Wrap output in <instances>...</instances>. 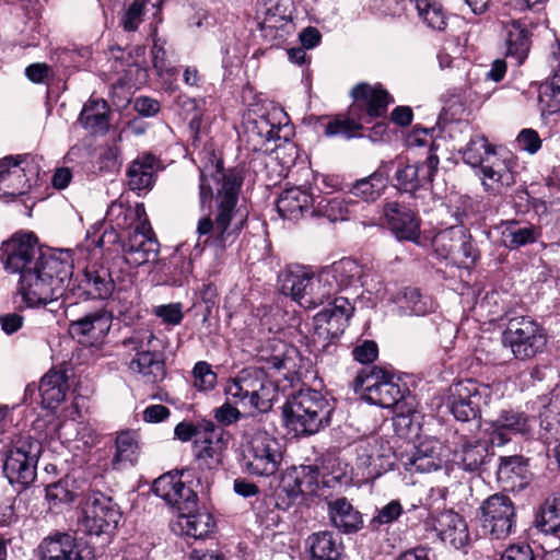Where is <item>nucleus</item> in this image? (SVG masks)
I'll return each instance as SVG.
<instances>
[{
  "label": "nucleus",
  "instance_id": "nucleus-5",
  "mask_svg": "<svg viewBox=\"0 0 560 560\" xmlns=\"http://www.w3.org/2000/svg\"><path fill=\"white\" fill-rule=\"evenodd\" d=\"M225 395L235 401L248 399L249 406L260 412L271 409L278 396V387L262 369L247 368L231 378L224 388Z\"/></svg>",
  "mask_w": 560,
  "mask_h": 560
},
{
  "label": "nucleus",
  "instance_id": "nucleus-32",
  "mask_svg": "<svg viewBox=\"0 0 560 560\" xmlns=\"http://www.w3.org/2000/svg\"><path fill=\"white\" fill-rule=\"evenodd\" d=\"M79 288L80 296L106 300L114 293L115 283L107 268L92 266L84 270Z\"/></svg>",
  "mask_w": 560,
  "mask_h": 560
},
{
  "label": "nucleus",
  "instance_id": "nucleus-11",
  "mask_svg": "<svg viewBox=\"0 0 560 560\" xmlns=\"http://www.w3.org/2000/svg\"><path fill=\"white\" fill-rule=\"evenodd\" d=\"M479 522L485 534L493 539H505L516 532V508L503 493L488 497L479 506Z\"/></svg>",
  "mask_w": 560,
  "mask_h": 560
},
{
  "label": "nucleus",
  "instance_id": "nucleus-7",
  "mask_svg": "<svg viewBox=\"0 0 560 560\" xmlns=\"http://www.w3.org/2000/svg\"><path fill=\"white\" fill-rule=\"evenodd\" d=\"M503 345L516 360L525 361L541 353L547 345L545 329L527 316L511 318L502 335Z\"/></svg>",
  "mask_w": 560,
  "mask_h": 560
},
{
  "label": "nucleus",
  "instance_id": "nucleus-41",
  "mask_svg": "<svg viewBox=\"0 0 560 560\" xmlns=\"http://www.w3.org/2000/svg\"><path fill=\"white\" fill-rule=\"evenodd\" d=\"M505 31L508 56L515 58L517 63H522L527 57L530 46L528 31L520 21L508 22Z\"/></svg>",
  "mask_w": 560,
  "mask_h": 560
},
{
  "label": "nucleus",
  "instance_id": "nucleus-64",
  "mask_svg": "<svg viewBox=\"0 0 560 560\" xmlns=\"http://www.w3.org/2000/svg\"><path fill=\"white\" fill-rule=\"evenodd\" d=\"M516 142L520 149L535 154L541 148V140L538 132L534 129H523L517 138Z\"/></svg>",
  "mask_w": 560,
  "mask_h": 560
},
{
  "label": "nucleus",
  "instance_id": "nucleus-63",
  "mask_svg": "<svg viewBox=\"0 0 560 560\" xmlns=\"http://www.w3.org/2000/svg\"><path fill=\"white\" fill-rule=\"evenodd\" d=\"M378 354V347L375 341L364 340L352 350L353 359L362 364L372 363Z\"/></svg>",
  "mask_w": 560,
  "mask_h": 560
},
{
  "label": "nucleus",
  "instance_id": "nucleus-44",
  "mask_svg": "<svg viewBox=\"0 0 560 560\" xmlns=\"http://www.w3.org/2000/svg\"><path fill=\"white\" fill-rule=\"evenodd\" d=\"M137 434L131 431L121 432L116 438V452L112 460L115 469H121L126 465H133L138 458Z\"/></svg>",
  "mask_w": 560,
  "mask_h": 560
},
{
  "label": "nucleus",
  "instance_id": "nucleus-54",
  "mask_svg": "<svg viewBox=\"0 0 560 560\" xmlns=\"http://www.w3.org/2000/svg\"><path fill=\"white\" fill-rule=\"evenodd\" d=\"M404 513V508L399 500H392L384 506L377 509L376 514L369 523L371 530H377L383 525H390L396 522Z\"/></svg>",
  "mask_w": 560,
  "mask_h": 560
},
{
  "label": "nucleus",
  "instance_id": "nucleus-16",
  "mask_svg": "<svg viewBox=\"0 0 560 560\" xmlns=\"http://www.w3.org/2000/svg\"><path fill=\"white\" fill-rule=\"evenodd\" d=\"M425 528L435 533L442 541L455 549L464 548L469 542V532L465 520L452 510L432 514L425 520Z\"/></svg>",
  "mask_w": 560,
  "mask_h": 560
},
{
  "label": "nucleus",
  "instance_id": "nucleus-17",
  "mask_svg": "<svg viewBox=\"0 0 560 560\" xmlns=\"http://www.w3.org/2000/svg\"><path fill=\"white\" fill-rule=\"evenodd\" d=\"M153 492L170 506L176 509L179 513L178 515L185 512H194L197 508V494L177 476L168 474L159 477L153 482Z\"/></svg>",
  "mask_w": 560,
  "mask_h": 560
},
{
  "label": "nucleus",
  "instance_id": "nucleus-57",
  "mask_svg": "<svg viewBox=\"0 0 560 560\" xmlns=\"http://www.w3.org/2000/svg\"><path fill=\"white\" fill-rule=\"evenodd\" d=\"M194 386L199 390H211L217 383V374L206 361H199L192 369Z\"/></svg>",
  "mask_w": 560,
  "mask_h": 560
},
{
  "label": "nucleus",
  "instance_id": "nucleus-31",
  "mask_svg": "<svg viewBox=\"0 0 560 560\" xmlns=\"http://www.w3.org/2000/svg\"><path fill=\"white\" fill-rule=\"evenodd\" d=\"M500 460L497 476L504 489H524L529 481L528 460L521 455L501 457Z\"/></svg>",
  "mask_w": 560,
  "mask_h": 560
},
{
  "label": "nucleus",
  "instance_id": "nucleus-2",
  "mask_svg": "<svg viewBox=\"0 0 560 560\" xmlns=\"http://www.w3.org/2000/svg\"><path fill=\"white\" fill-rule=\"evenodd\" d=\"M108 215L118 228L130 230L122 245L124 259L130 267L137 268L155 259L159 242L142 203L131 208L125 207L121 202H113Z\"/></svg>",
  "mask_w": 560,
  "mask_h": 560
},
{
  "label": "nucleus",
  "instance_id": "nucleus-18",
  "mask_svg": "<svg viewBox=\"0 0 560 560\" xmlns=\"http://www.w3.org/2000/svg\"><path fill=\"white\" fill-rule=\"evenodd\" d=\"M471 236L463 225H454L440 231L432 240V246L442 258H465L476 259Z\"/></svg>",
  "mask_w": 560,
  "mask_h": 560
},
{
  "label": "nucleus",
  "instance_id": "nucleus-12",
  "mask_svg": "<svg viewBox=\"0 0 560 560\" xmlns=\"http://www.w3.org/2000/svg\"><path fill=\"white\" fill-rule=\"evenodd\" d=\"M80 524L89 535L100 536L116 528L120 511L113 500L98 492H89L81 506Z\"/></svg>",
  "mask_w": 560,
  "mask_h": 560
},
{
  "label": "nucleus",
  "instance_id": "nucleus-55",
  "mask_svg": "<svg viewBox=\"0 0 560 560\" xmlns=\"http://www.w3.org/2000/svg\"><path fill=\"white\" fill-rule=\"evenodd\" d=\"M324 127V133L327 137L342 136L348 139L352 138L354 132L362 128L355 119L343 116L329 119Z\"/></svg>",
  "mask_w": 560,
  "mask_h": 560
},
{
  "label": "nucleus",
  "instance_id": "nucleus-10",
  "mask_svg": "<svg viewBox=\"0 0 560 560\" xmlns=\"http://www.w3.org/2000/svg\"><path fill=\"white\" fill-rule=\"evenodd\" d=\"M492 395L489 385L464 380L452 384L446 404L457 421L468 422L480 418L481 406H488Z\"/></svg>",
  "mask_w": 560,
  "mask_h": 560
},
{
  "label": "nucleus",
  "instance_id": "nucleus-14",
  "mask_svg": "<svg viewBox=\"0 0 560 560\" xmlns=\"http://www.w3.org/2000/svg\"><path fill=\"white\" fill-rule=\"evenodd\" d=\"M154 341H156L155 336L149 331L136 335L128 340L137 350L135 359L130 362V369L141 374L148 383H156L165 376L164 362L153 350Z\"/></svg>",
  "mask_w": 560,
  "mask_h": 560
},
{
  "label": "nucleus",
  "instance_id": "nucleus-45",
  "mask_svg": "<svg viewBox=\"0 0 560 560\" xmlns=\"http://www.w3.org/2000/svg\"><path fill=\"white\" fill-rule=\"evenodd\" d=\"M463 161L471 167H481L487 156L494 154V147L481 133H474L460 150Z\"/></svg>",
  "mask_w": 560,
  "mask_h": 560
},
{
  "label": "nucleus",
  "instance_id": "nucleus-4",
  "mask_svg": "<svg viewBox=\"0 0 560 560\" xmlns=\"http://www.w3.org/2000/svg\"><path fill=\"white\" fill-rule=\"evenodd\" d=\"M331 411V405L320 392L303 388L288 398L283 418L295 436H311L329 425Z\"/></svg>",
  "mask_w": 560,
  "mask_h": 560
},
{
  "label": "nucleus",
  "instance_id": "nucleus-1",
  "mask_svg": "<svg viewBox=\"0 0 560 560\" xmlns=\"http://www.w3.org/2000/svg\"><path fill=\"white\" fill-rule=\"evenodd\" d=\"M198 155L200 160L206 161L200 172V206L205 207L206 202L212 199V183L218 185V189L214 220L209 215L201 218L197 225V233L199 237L207 236L205 244H211L222 249L235 240L246 221V214L236 208L243 178L234 172L219 174L215 177L206 175L208 165L213 167L217 161L211 144H206L199 150Z\"/></svg>",
  "mask_w": 560,
  "mask_h": 560
},
{
  "label": "nucleus",
  "instance_id": "nucleus-33",
  "mask_svg": "<svg viewBox=\"0 0 560 560\" xmlns=\"http://www.w3.org/2000/svg\"><path fill=\"white\" fill-rule=\"evenodd\" d=\"M126 175L130 190L140 194L152 189L156 176L155 158L151 154L138 156L129 164Z\"/></svg>",
  "mask_w": 560,
  "mask_h": 560
},
{
  "label": "nucleus",
  "instance_id": "nucleus-3",
  "mask_svg": "<svg viewBox=\"0 0 560 560\" xmlns=\"http://www.w3.org/2000/svg\"><path fill=\"white\" fill-rule=\"evenodd\" d=\"M72 269L69 260L57 255L48 257L42 266H36L20 277L19 292L30 307L50 304L63 295Z\"/></svg>",
  "mask_w": 560,
  "mask_h": 560
},
{
  "label": "nucleus",
  "instance_id": "nucleus-37",
  "mask_svg": "<svg viewBox=\"0 0 560 560\" xmlns=\"http://www.w3.org/2000/svg\"><path fill=\"white\" fill-rule=\"evenodd\" d=\"M306 544L312 560H339L343 550L340 539L328 530L312 534Z\"/></svg>",
  "mask_w": 560,
  "mask_h": 560
},
{
  "label": "nucleus",
  "instance_id": "nucleus-15",
  "mask_svg": "<svg viewBox=\"0 0 560 560\" xmlns=\"http://www.w3.org/2000/svg\"><path fill=\"white\" fill-rule=\"evenodd\" d=\"M351 96L353 98L352 115L364 121L385 115L388 105L393 102L389 93L380 84L359 83L351 90Z\"/></svg>",
  "mask_w": 560,
  "mask_h": 560
},
{
  "label": "nucleus",
  "instance_id": "nucleus-27",
  "mask_svg": "<svg viewBox=\"0 0 560 560\" xmlns=\"http://www.w3.org/2000/svg\"><path fill=\"white\" fill-rule=\"evenodd\" d=\"M223 433L224 430L214 424L213 431H208L201 440L195 441V458L200 469H214L221 464L225 448Z\"/></svg>",
  "mask_w": 560,
  "mask_h": 560
},
{
  "label": "nucleus",
  "instance_id": "nucleus-62",
  "mask_svg": "<svg viewBox=\"0 0 560 560\" xmlns=\"http://www.w3.org/2000/svg\"><path fill=\"white\" fill-rule=\"evenodd\" d=\"M300 479H302V488L305 495H315L318 491L319 471L316 466L303 465L299 467Z\"/></svg>",
  "mask_w": 560,
  "mask_h": 560
},
{
  "label": "nucleus",
  "instance_id": "nucleus-43",
  "mask_svg": "<svg viewBox=\"0 0 560 560\" xmlns=\"http://www.w3.org/2000/svg\"><path fill=\"white\" fill-rule=\"evenodd\" d=\"M390 374L389 371L380 366H366L361 369L354 381L353 390L360 394L366 401L372 397L371 392H376L377 387L385 381Z\"/></svg>",
  "mask_w": 560,
  "mask_h": 560
},
{
  "label": "nucleus",
  "instance_id": "nucleus-34",
  "mask_svg": "<svg viewBox=\"0 0 560 560\" xmlns=\"http://www.w3.org/2000/svg\"><path fill=\"white\" fill-rule=\"evenodd\" d=\"M315 199L300 188H290L281 192L277 200V210L281 218L296 221L313 209Z\"/></svg>",
  "mask_w": 560,
  "mask_h": 560
},
{
  "label": "nucleus",
  "instance_id": "nucleus-56",
  "mask_svg": "<svg viewBox=\"0 0 560 560\" xmlns=\"http://www.w3.org/2000/svg\"><path fill=\"white\" fill-rule=\"evenodd\" d=\"M213 430L214 423L211 420L203 419L197 422L196 425L189 422H180L175 427L174 433L177 439L187 442L194 436L197 438V440H201L208 431Z\"/></svg>",
  "mask_w": 560,
  "mask_h": 560
},
{
  "label": "nucleus",
  "instance_id": "nucleus-36",
  "mask_svg": "<svg viewBox=\"0 0 560 560\" xmlns=\"http://www.w3.org/2000/svg\"><path fill=\"white\" fill-rule=\"evenodd\" d=\"M22 161V155L0 159V184H5L7 188L3 190V196L15 197L28 187L24 168L20 166Z\"/></svg>",
  "mask_w": 560,
  "mask_h": 560
},
{
  "label": "nucleus",
  "instance_id": "nucleus-19",
  "mask_svg": "<svg viewBox=\"0 0 560 560\" xmlns=\"http://www.w3.org/2000/svg\"><path fill=\"white\" fill-rule=\"evenodd\" d=\"M383 214L387 226L400 241L416 242L420 236V221L415 212L397 201L386 202Z\"/></svg>",
  "mask_w": 560,
  "mask_h": 560
},
{
  "label": "nucleus",
  "instance_id": "nucleus-28",
  "mask_svg": "<svg viewBox=\"0 0 560 560\" xmlns=\"http://www.w3.org/2000/svg\"><path fill=\"white\" fill-rule=\"evenodd\" d=\"M439 442L424 440L416 446L415 452L402 456L401 462L406 470L410 472H430L441 468Z\"/></svg>",
  "mask_w": 560,
  "mask_h": 560
},
{
  "label": "nucleus",
  "instance_id": "nucleus-53",
  "mask_svg": "<svg viewBox=\"0 0 560 560\" xmlns=\"http://www.w3.org/2000/svg\"><path fill=\"white\" fill-rule=\"evenodd\" d=\"M77 492L73 489V483L67 479L46 487V499L50 504V509L68 505L73 502Z\"/></svg>",
  "mask_w": 560,
  "mask_h": 560
},
{
  "label": "nucleus",
  "instance_id": "nucleus-47",
  "mask_svg": "<svg viewBox=\"0 0 560 560\" xmlns=\"http://www.w3.org/2000/svg\"><path fill=\"white\" fill-rule=\"evenodd\" d=\"M323 270L317 277L310 276V285L306 287L304 299L301 301V306L304 308H315L327 302L336 292L334 291L330 282H324Z\"/></svg>",
  "mask_w": 560,
  "mask_h": 560
},
{
  "label": "nucleus",
  "instance_id": "nucleus-50",
  "mask_svg": "<svg viewBox=\"0 0 560 560\" xmlns=\"http://www.w3.org/2000/svg\"><path fill=\"white\" fill-rule=\"evenodd\" d=\"M535 523L545 534L557 536L560 533V495L545 501Z\"/></svg>",
  "mask_w": 560,
  "mask_h": 560
},
{
  "label": "nucleus",
  "instance_id": "nucleus-29",
  "mask_svg": "<svg viewBox=\"0 0 560 560\" xmlns=\"http://www.w3.org/2000/svg\"><path fill=\"white\" fill-rule=\"evenodd\" d=\"M488 444L475 436L460 435L454 451L455 463L466 471H477L486 462Z\"/></svg>",
  "mask_w": 560,
  "mask_h": 560
},
{
  "label": "nucleus",
  "instance_id": "nucleus-13",
  "mask_svg": "<svg viewBox=\"0 0 560 560\" xmlns=\"http://www.w3.org/2000/svg\"><path fill=\"white\" fill-rule=\"evenodd\" d=\"M483 430L492 445L503 446L513 436L528 438L533 431V419L524 411L504 408L497 416L483 420Z\"/></svg>",
  "mask_w": 560,
  "mask_h": 560
},
{
  "label": "nucleus",
  "instance_id": "nucleus-39",
  "mask_svg": "<svg viewBox=\"0 0 560 560\" xmlns=\"http://www.w3.org/2000/svg\"><path fill=\"white\" fill-rule=\"evenodd\" d=\"M80 124L92 132L105 131L109 125V107L103 98H90L83 106Z\"/></svg>",
  "mask_w": 560,
  "mask_h": 560
},
{
  "label": "nucleus",
  "instance_id": "nucleus-60",
  "mask_svg": "<svg viewBox=\"0 0 560 560\" xmlns=\"http://www.w3.org/2000/svg\"><path fill=\"white\" fill-rule=\"evenodd\" d=\"M540 431L546 440L560 442V411L541 413Z\"/></svg>",
  "mask_w": 560,
  "mask_h": 560
},
{
  "label": "nucleus",
  "instance_id": "nucleus-25",
  "mask_svg": "<svg viewBox=\"0 0 560 560\" xmlns=\"http://www.w3.org/2000/svg\"><path fill=\"white\" fill-rule=\"evenodd\" d=\"M327 514L331 525L342 534H354L363 527V516L346 498L327 502Z\"/></svg>",
  "mask_w": 560,
  "mask_h": 560
},
{
  "label": "nucleus",
  "instance_id": "nucleus-21",
  "mask_svg": "<svg viewBox=\"0 0 560 560\" xmlns=\"http://www.w3.org/2000/svg\"><path fill=\"white\" fill-rule=\"evenodd\" d=\"M517 162L513 158L497 159L490 164L480 167L481 183L485 190L493 196L504 192L516 183L515 167Z\"/></svg>",
  "mask_w": 560,
  "mask_h": 560
},
{
  "label": "nucleus",
  "instance_id": "nucleus-59",
  "mask_svg": "<svg viewBox=\"0 0 560 560\" xmlns=\"http://www.w3.org/2000/svg\"><path fill=\"white\" fill-rule=\"evenodd\" d=\"M560 85H556L550 82H546L541 86L539 94V102L542 106V112L548 114H555L560 112Z\"/></svg>",
  "mask_w": 560,
  "mask_h": 560
},
{
  "label": "nucleus",
  "instance_id": "nucleus-61",
  "mask_svg": "<svg viewBox=\"0 0 560 560\" xmlns=\"http://www.w3.org/2000/svg\"><path fill=\"white\" fill-rule=\"evenodd\" d=\"M299 467H294L289 470L282 478L281 487L288 497L292 500L298 499L304 494V488H302V479H300Z\"/></svg>",
  "mask_w": 560,
  "mask_h": 560
},
{
  "label": "nucleus",
  "instance_id": "nucleus-9",
  "mask_svg": "<svg viewBox=\"0 0 560 560\" xmlns=\"http://www.w3.org/2000/svg\"><path fill=\"white\" fill-rule=\"evenodd\" d=\"M42 443L28 434L18 436L5 452L3 472L10 483L31 485L36 478V466Z\"/></svg>",
  "mask_w": 560,
  "mask_h": 560
},
{
  "label": "nucleus",
  "instance_id": "nucleus-46",
  "mask_svg": "<svg viewBox=\"0 0 560 560\" xmlns=\"http://www.w3.org/2000/svg\"><path fill=\"white\" fill-rule=\"evenodd\" d=\"M539 235L540 231L538 228L534 225L521 226L516 221H508L502 231L503 242L511 249L533 244Z\"/></svg>",
  "mask_w": 560,
  "mask_h": 560
},
{
  "label": "nucleus",
  "instance_id": "nucleus-23",
  "mask_svg": "<svg viewBox=\"0 0 560 560\" xmlns=\"http://www.w3.org/2000/svg\"><path fill=\"white\" fill-rule=\"evenodd\" d=\"M113 322L112 313L101 306L86 312L82 317L71 320L69 330L72 336L84 337L94 341L103 339L110 329Z\"/></svg>",
  "mask_w": 560,
  "mask_h": 560
},
{
  "label": "nucleus",
  "instance_id": "nucleus-20",
  "mask_svg": "<svg viewBox=\"0 0 560 560\" xmlns=\"http://www.w3.org/2000/svg\"><path fill=\"white\" fill-rule=\"evenodd\" d=\"M440 160L438 155L430 154L424 161L399 166L395 178L400 190L413 192L431 183L438 171Z\"/></svg>",
  "mask_w": 560,
  "mask_h": 560
},
{
  "label": "nucleus",
  "instance_id": "nucleus-42",
  "mask_svg": "<svg viewBox=\"0 0 560 560\" xmlns=\"http://www.w3.org/2000/svg\"><path fill=\"white\" fill-rule=\"evenodd\" d=\"M353 206L355 202L348 201L343 197H319L318 200H315L311 213L325 217L331 222L343 221L348 219Z\"/></svg>",
  "mask_w": 560,
  "mask_h": 560
},
{
  "label": "nucleus",
  "instance_id": "nucleus-48",
  "mask_svg": "<svg viewBox=\"0 0 560 560\" xmlns=\"http://www.w3.org/2000/svg\"><path fill=\"white\" fill-rule=\"evenodd\" d=\"M417 11L419 18L428 25V27L435 31H444L447 25V15L436 0H410Z\"/></svg>",
  "mask_w": 560,
  "mask_h": 560
},
{
  "label": "nucleus",
  "instance_id": "nucleus-58",
  "mask_svg": "<svg viewBox=\"0 0 560 560\" xmlns=\"http://www.w3.org/2000/svg\"><path fill=\"white\" fill-rule=\"evenodd\" d=\"M145 5V0H133V2L129 4L120 20V25L126 32H135L138 30L139 25L143 22Z\"/></svg>",
  "mask_w": 560,
  "mask_h": 560
},
{
  "label": "nucleus",
  "instance_id": "nucleus-49",
  "mask_svg": "<svg viewBox=\"0 0 560 560\" xmlns=\"http://www.w3.org/2000/svg\"><path fill=\"white\" fill-rule=\"evenodd\" d=\"M310 275L304 271L287 270L279 276V289L284 295H290L301 305L306 287L310 285Z\"/></svg>",
  "mask_w": 560,
  "mask_h": 560
},
{
  "label": "nucleus",
  "instance_id": "nucleus-8",
  "mask_svg": "<svg viewBox=\"0 0 560 560\" xmlns=\"http://www.w3.org/2000/svg\"><path fill=\"white\" fill-rule=\"evenodd\" d=\"M55 254L43 252L34 233H15L0 247V258L4 269L20 277L36 266H42L44 259L55 257Z\"/></svg>",
  "mask_w": 560,
  "mask_h": 560
},
{
  "label": "nucleus",
  "instance_id": "nucleus-52",
  "mask_svg": "<svg viewBox=\"0 0 560 560\" xmlns=\"http://www.w3.org/2000/svg\"><path fill=\"white\" fill-rule=\"evenodd\" d=\"M370 404L380 406L382 408H390L396 406L404 397V392L400 386L394 381V375L390 373L388 377L377 387L376 392H371Z\"/></svg>",
  "mask_w": 560,
  "mask_h": 560
},
{
  "label": "nucleus",
  "instance_id": "nucleus-30",
  "mask_svg": "<svg viewBox=\"0 0 560 560\" xmlns=\"http://www.w3.org/2000/svg\"><path fill=\"white\" fill-rule=\"evenodd\" d=\"M298 349L283 340L270 339L259 351V359L268 368L277 371L293 372L296 368Z\"/></svg>",
  "mask_w": 560,
  "mask_h": 560
},
{
  "label": "nucleus",
  "instance_id": "nucleus-6",
  "mask_svg": "<svg viewBox=\"0 0 560 560\" xmlns=\"http://www.w3.org/2000/svg\"><path fill=\"white\" fill-rule=\"evenodd\" d=\"M282 458L281 443L266 430H256L243 446V468L249 475L272 476L279 470Z\"/></svg>",
  "mask_w": 560,
  "mask_h": 560
},
{
  "label": "nucleus",
  "instance_id": "nucleus-35",
  "mask_svg": "<svg viewBox=\"0 0 560 560\" xmlns=\"http://www.w3.org/2000/svg\"><path fill=\"white\" fill-rule=\"evenodd\" d=\"M214 526V520L209 512H199L196 509L194 512H185L178 515L173 525V530L186 537L200 539L208 536Z\"/></svg>",
  "mask_w": 560,
  "mask_h": 560
},
{
  "label": "nucleus",
  "instance_id": "nucleus-22",
  "mask_svg": "<svg viewBox=\"0 0 560 560\" xmlns=\"http://www.w3.org/2000/svg\"><path fill=\"white\" fill-rule=\"evenodd\" d=\"M354 307L348 298L338 296L328 306L323 308L314 316V322L317 329H323L324 332L337 338L340 336L348 322L352 316Z\"/></svg>",
  "mask_w": 560,
  "mask_h": 560
},
{
  "label": "nucleus",
  "instance_id": "nucleus-38",
  "mask_svg": "<svg viewBox=\"0 0 560 560\" xmlns=\"http://www.w3.org/2000/svg\"><path fill=\"white\" fill-rule=\"evenodd\" d=\"M68 389L66 374L61 371H49L39 383L38 390L42 405L45 408H55L65 400Z\"/></svg>",
  "mask_w": 560,
  "mask_h": 560
},
{
  "label": "nucleus",
  "instance_id": "nucleus-40",
  "mask_svg": "<svg viewBox=\"0 0 560 560\" xmlns=\"http://www.w3.org/2000/svg\"><path fill=\"white\" fill-rule=\"evenodd\" d=\"M401 315H425L433 308L429 296L421 294L417 288H404L393 298Z\"/></svg>",
  "mask_w": 560,
  "mask_h": 560
},
{
  "label": "nucleus",
  "instance_id": "nucleus-24",
  "mask_svg": "<svg viewBox=\"0 0 560 560\" xmlns=\"http://www.w3.org/2000/svg\"><path fill=\"white\" fill-rule=\"evenodd\" d=\"M324 282H330L334 291L348 288H359L366 284L362 266L355 260L343 258L323 269Z\"/></svg>",
  "mask_w": 560,
  "mask_h": 560
},
{
  "label": "nucleus",
  "instance_id": "nucleus-51",
  "mask_svg": "<svg viewBox=\"0 0 560 560\" xmlns=\"http://www.w3.org/2000/svg\"><path fill=\"white\" fill-rule=\"evenodd\" d=\"M386 184L387 180L384 175L375 172L365 178L357 180L352 185L350 192L364 201H374L383 194Z\"/></svg>",
  "mask_w": 560,
  "mask_h": 560
},
{
  "label": "nucleus",
  "instance_id": "nucleus-26",
  "mask_svg": "<svg viewBox=\"0 0 560 560\" xmlns=\"http://www.w3.org/2000/svg\"><path fill=\"white\" fill-rule=\"evenodd\" d=\"M40 560H90L70 534H57L45 538L39 546Z\"/></svg>",
  "mask_w": 560,
  "mask_h": 560
}]
</instances>
